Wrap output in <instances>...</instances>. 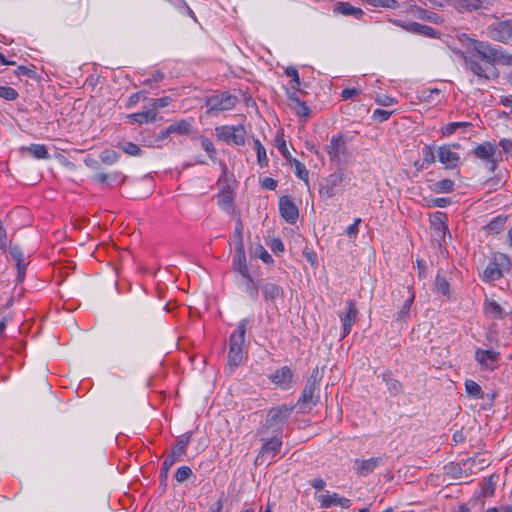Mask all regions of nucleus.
<instances>
[{
    "instance_id": "1",
    "label": "nucleus",
    "mask_w": 512,
    "mask_h": 512,
    "mask_svg": "<svg viewBox=\"0 0 512 512\" xmlns=\"http://www.w3.org/2000/svg\"><path fill=\"white\" fill-rule=\"evenodd\" d=\"M473 50L486 65L492 69L495 64L512 65V55L501 48L492 46L489 42L470 39Z\"/></svg>"
},
{
    "instance_id": "2",
    "label": "nucleus",
    "mask_w": 512,
    "mask_h": 512,
    "mask_svg": "<svg viewBox=\"0 0 512 512\" xmlns=\"http://www.w3.org/2000/svg\"><path fill=\"white\" fill-rule=\"evenodd\" d=\"M294 407L286 404L273 407L269 410L265 424L259 430V435H266L268 433L281 434L282 427L287 419L290 417Z\"/></svg>"
},
{
    "instance_id": "3",
    "label": "nucleus",
    "mask_w": 512,
    "mask_h": 512,
    "mask_svg": "<svg viewBox=\"0 0 512 512\" xmlns=\"http://www.w3.org/2000/svg\"><path fill=\"white\" fill-rule=\"evenodd\" d=\"M254 290H260L265 304L273 308H277V302L284 299L283 288L268 279L257 280Z\"/></svg>"
},
{
    "instance_id": "4",
    "label": "nucleus",
    "mask_w": 512,
    "mask_h": 512,
    "mask_svg": "<svg viewBox=\"0 0 512 512\" xmlns=\"http://www.w3.org/2000/svg\"><path fill=\"white\" fill-rule=\"evenodd\" d=\"M282 435L268 433L266 435H260V439L263 445L256 458V463L263 464L266 460L274 458L282 447Z\"/></svg>"
},
{
    "instance_id": "5",
    "label": "nucleus",
    "mask_w": 512,
    "mask_h": 512,
    "mask_svg": "<svg viewBox=\"0 0 512 512\" xmlns=\"http://www.w3.org/2000/svg\"><path fill=\"white\" fill-rule=\"evenodd\" d=\"M488 37L496 42L508 43L512 40V19L497 20L487 27Z\"/></svg>"
},
{
    "instance_id": "6",
    "label": "nucleus",
    "mask_w": 512,
    "mask_h": 512,
    "mask_svg": "<svg viewBox=\"0 0 512 512\" xmlns=\"http://www.w3.org/2000/svg\"><path fill=\"white\" fill-rule=\"evenodd\" d=\"M238 99L236 96L227 92L213 94L206 99L207 113L214 111H225L235 107Z\"/></svg>"
},
{
    "instance_id": "7",
    "label": "nucleus",
    "mask_w": 512,
    "mask_h": 512,
    "mask_svg": "<svg viewBox=\"0 0 512 512\" xmlns=\"http://www.w3.org/2000/svg\"><path fill=\"white\" fill-rule=\"evenodd\" d=\"M217 137L226 143L242 146L245 143V129L243 126H220L216 128Z\"/></svg>"
},
{
    "instance_id": "8",
    "label": "nucleus",
    "mask_w": 512,
    "mask_h": 512,
    "mask_svg": "<svg viewBox=\"0 0 512 512\" xmlns=\"http://www.w3.org/2000/svg\"><path fill=\"white\" fill-rule=\"evenodd\" d=\"M325 151L333 164L340 165L342 163L341 156L347 154V146L344 136L342 134L333 136L330 139L329 144L326 145Z\"/></svg>"
},
{
    "instance_id": "9",
    "label": "nucleus",
    "mask_w": 512,
    "mask_h": 512,
    "mask_svg": "<svg viewBox=\"0 0 512 512\" xmlns=\"http://www.w3.org/2000/svg\"><path fill=\"white\" fill-rule=\"evenodd\" d=\"M474 155L487 162V168L490 172H494L497 167V146L491 142H484L476 146L473 150Z\"/></svg>"
},
{
    "instance_id": "10",
    "label": "nucleus",
    "mask_w": 512,
    "mask_h": 512,
    "mask_svg": "<svg viewBox=\"0 0 512 512\" xmlns=\"http://www.w3.org/2000/svg\"><path fill=\"white\" fill-rule=\"evenodd\" d=\"M393 23L407 32L422 35L429 38H438L440 33L434 28L423 25L417 22H403L401 20H394Z\"/></svg>"
},
{
    "instance_id": "11",
    "label": "nucleus",
    "mask_w": 512,
    "mask_h": 512,
    "mask_svg": "<svg viewBox=\"0 0 512 512\" xmlns=\"http://www.w3.org/2000/svg\"><path fill=\"white\" fill-rule=\"evenodd\" d=\"M344 180V174L337 171L329 175L320 186V194L326 198L333 197Z\"/></svg>"
},
{
    "instance_id": "12",
    "label": "nucleus",
    "mask_w": 512,
    "mask_h": 512,
    "mask_svg": "<svg viewBox=\"0 0 512 512\" xmlns=\"http://www.w3.org/2000/svg\"><path fill=\"white\" fill-rule=\"evenodd\" d=\"M437 156L439 162L442 163L446 169L456 168L460 160L459 154L452 151V145L439 146Z\"/></svg>"
},
{
    "instance_id": "13",
    "label": "nucleus",
    "mask_w": 512,
    "mask_h": 512,
    "mask_svg": "<svg viewBox=\"0 0 512 512\" xmlns=\"http://www.w3.org/2000/svg\"><path fill=\"white\" fill-rule=\"evenodd\" d=\"M383 457H374L370 459H356L354 461V470L359 476H367L374 470L383 465Z\"/></svg>"
},
{
    "instance_id": "14",
    "label": "nucleus",
    "mask_w": 512,
    "mask_h": 512,
    "mask_svg": "<svg viewBox=\"0 0 512 512\" xmlns=\"http://www.w3.org/2000/svg\"><path fill=\"white\" fill-rule=\"evenodd\" d=\"M319 386L311 383H306L301 397L299 399V405L301 409L311 408L315 406L319 399Z\"/></svg>"
},
{
    "instance_id": "15",
    "label": "nucleus",
    "mask_w": 512,
    "mask_h": 512,
    "mask_svg": "<svg viewBox=\"0 0 512 512\" xmlns=\"http://www.w3.org/2000/svg\"><path fill=\"white\" fill-rule=\"evenodd\" d=\"M463 60L465 68L474 75L487 80L490 78L488 74V71L492 70L490 66L486 65L484 62L478 61L474 56L463 55Z\"/></svg>"
},
{
    "instance_id": "16",
    "label": "nucleus",
    "mask_w": 512,
    "mask_h": 512,
    "mask_svg": "<svg viewBox=\"0 0 512 512\" xmlns=\"http://www.w3.org/2000/svg\"><path fill=\"white\" fill-rule=\"evenodd\" d=\"M279 210L281 216L291 224L295 223L299 216V210L297 206L292 202V200L288 196L280 197Z\"/></svg>"
},
{
    "instance_id": "17",
    "label": "nucleus",
    "mask_w": 512,
    "mask_h": 512,
    "mask_svg": "<svg viewBox=\"0 0 512 512\" xmlns=\"http://www.w3.org/2000/svg\"><path fill=\"white\" fill-rule=\"evenodd\" d=\"M503 262H508V258L504 254L494 257V261L490 262L483 271V279L488 282L495 281L502 277V271L499 267Z\"/></svg>"
},
{
    "instance_id": "18",
    "label": "nucleus",
    "mask_w": 512,
    "mask_h": 512,
    "mask_svg": "<svg viewBox=\"0 0 512 512\" xmlns=\"http://www.w3.org/2000/svg\"><path fill=\"white\" fill-rule=\"evenodd\" d=\"M247 319H243L237 326V329L230 336L229 352H242L245 342Z\"/></svg>"
},
{
    "instance_id": "19",
    "label": "nucleus",
    "mask_w": 512,
    "mask_h": 512,
    "mask_svg": "<svg viewBox=\"0 0 512 512\" xmlns=\"http://www.w3.org/2000/svg\"><path fill=\"white\" fill-rule=\"evenodd\" d=\"M9 254L12 257V259L16 261L17 279L19 282H21L25 277L26 270V264L24 263V253L19 245L10 242Z\"/></svg>"
},
{
    "instance_id": "20",
    "label": "nucleus",
    "mask_w": 512,
    "mask_h": 512,
    "mask_svg": "<svg viewBox=\"0 0 512 512\" xmlns=\"http://www.w3.org/2000/svg\"><path fill=\"white\" fill-rule=\"evenodd\" d=\"M233 267L238 271L244 278L248 279L253 284V279L249 273V269L246 263V255L244 248L237 247L236 253L233 259Z\"/></svg>"
},
{
    "instance_id": "21",
    "label": "nucleus",
    "mask_w": 512,
    "mask_h": 512,
    "mask_svg": "<svg viewBox=\"0 0 512 512\" xmlns=\"http://www.w3.org/2000/svg\"><path fill=\"white\" fill-rule=\"evenodd\" d=\"M321 507L329 508L331 506H341L342 508H349L351 506V500L340 497L338 494L333 493L331 495H321L319 497Z\"/></svg>"
},
{
    "instance_id": "22",
    "label": "nucleus",
    "mask_w": 512,
    "mask_h": 512,
    "mask_svg": "<svg viewBox=\"0 0 512 512\" xmlns=\"http://www.w3.org/2000/svg\"><path fill=\"white\" fill-rule=\"evenodd\" d=\"M357 313L358 310L355 306L354 301H348L346 313L344 314V316H341L344 335H347L351 331V327L356 320Z\"/></svg>"
},
{
    "instance_id": "23",
    "label": "nucleus",
    "mask_w": 512,
    "mask_h": 512,
    "mask_svg": "<svg viewBox=\"0 0 512 512\" xmlns=\"http://www.w3.org/2000/svg\"><path fill=\"white\" fill-rule=\"evenodd\" d=\"M401 292L403 293L405 300L401 310L398 312L397 319L405 320L409 317L410 307L415 299V294L410 286L403 287Z\"/></svg>"
},
{
    "instance_id": "24",
    "label": "nucleus",
    "mask_w": 512,
    "mask_h": 512,
    "mask_svg": "<svg viewBox=\"0 0 512 512\" xmlns=\"http://www.w3.org/2000/svg\"><path fill=\"white\" fill-rule=\"evenodd\" d=\"M292 377H293V372L292 370L287 367V366H284L282 367L281 369L277 370L271 377L270 379L272 380V382H274L275 384L285 388L287 387L290 382L292 381Z\"/></svg>"
},
{
    "instance_id": "25",
    "label": "nucleus",
    "mask_w": 512,
    "mask_h": 512,
    "mask_svg": "<svg viewBox=\"0 0 512 512\" xmlns=\"http://www.w3.org/2000/svg\"><path fill=\"white\" fill-rule=\"evenodd\" d=\"M334 12L346 16L351 15L357 19H360L364 15V11L361 8L354 7L348 2H337L334 7Z\"/></svg>"
},
{
    "instance_id": "26",
    "label": "nucleus",
    "mask_w": 512,
    "mask_h": 512,
    "mask_svg": "<svg viewBox=\"0 0 512 512\" xmlns=\"http://www.w3.org/2000/svg\"><path fill=\"white\" fill-rule=\"evenodd\" d=\"M410 10L412 14L417 16L419 19L426 20L434 24H440L443 22V19L435 12L422 9L418 6H411Z\"/></svg>"
},
{
    "instance_id": "27",
    "label": "nucleus",
    "mask_w": 512,
    "mask_h": 512,
    "mask_svg": "<svg viewBox=\"0 0 512 512\" xmlns=\"http://www.w3.org/2000/svg\"><path fill=\"white\" fill-rule=\"evenodd\" d=\"M184 455L175 448H172L171 452L166 456L161 467V476L167 477L169 469L174 465L175 462L181 461Z\"/></svg>"
},
{
    "instance_id": "28",
    "label": "nucleus",
    "mask_w": 512,
    "mask_h": 512,
    "mask_svg": "<svg viewBox=\"0 0 512 512\" xmlns=\"http://www.w3.org/2000/svg\"><path fill=\"white\" fill-rule=\"evenodd\" d=\"M171 134L189 135L192 132V120L183 119L168 126Z\"/></svg>"
},
{
    "instance_id": "29",
    "label": "nucleus",
    "mask_w": 512,
    "mask_h": 512,
    "mask_svg": "<svg viewBox=\"0 0 512 512\" xmlns=\"http://www.w3.org/2000/svg\"><path fill=\"white\" fill-rule=\"evenodd\" d=\"M476 360L484 370H494L497 367L498 354H476Z\"/></svg>"
},
{
    "instance_id": "30",
    "label": "nucleus",
    "mask_w": 512,
    "mask_h": 512,
    "mask_svg": "<svg viewBox=\"0 0 512 512\" xmlns=\"http://www.w3.org/2000/svg\"><path fill=\"white\" fill-rule=\"evenodd\" d=\"M22 152L26 151L36 159H48L50 157L45 145L31 144L30 146H23L20 148Z\"/></svg>"
},
{
    "instance_id": "31",
    "label": "nucleus",
    "mask_w": 512,
    "mask_h": 512,
    "mask_svg": "<svg viewBox=\"0 0 512 512\" xmlns=\"http://www.w3.org/2000/svg\"><path fill=\"white\" fill-rule=\"evenodd\" d=\"M382 379L386 383L387 389L392 396H397L402 393L401 383L394 379L390 372L383 373Z\"/></svg>"
},
{
    "instance_id": "32",
    "label": "nucleus",
    "mask_w": 512,
    "mask_h": 512,
    "mask_svg": "<svg viewBox=\"0 0 512 512\" xmlns=\"http://www.w3.org/2000/svg\"><path fill=\"white\" fill-rule=\"evenodd\" d=\"M156 116H157L156 115V111L150 109L148 111L130 114L128 116V118L132 122H135V123H138V124H143V123H147V122H150V121H155L156 120Z\"/></svg>"
},
{
    "instance_id": "33",
    "label": "nucleus",
    "mask_w": 512,
    "mask_h": 512,
    "mask_svg": "<svg viewBox=\"0 0 512 512\" xmlns=\"http://www.w3.org/2000/svg\"><path fill=\"white\" fill-rule=\"evenodd\" d=\"M431 191L435 193H450L454 189V182L451 179H442L430 185Z\"/></svg>"
},
{
    "instance_id": "34",
    "label": "nucleus",
    "mask_w": 512,
    "mask_h": 512,
    "mask_svg": "<svg viewBox=\"0 0 512 512\" xmlns=\"http://www.w3.org/2000/svg\"><path fill=\"white\" fill-rule=\"evenodd\" d=\"M465 391L471 398L480 399L483 397V391L480 385L473 380L465 381Z\"/></svg>"
},
{
    "instance_id": "35",
    "label": "nucleus",
    "mask_w": 512,
    "mask_h": 512,
    "mask_svg": "<svg viewBox=\"0 0 512 512\" xmlns=\"http://www.w3.org/2000/svg\"><path fill=\"white\" fill-rule=\"evenodd\" d=\"M117 147L122 149L124 153L130 155V156H138L141 154V149L138 145L132 143V142H119L117 144Z\"/></svg>"
},
{
    "instance_id": "36",
    "label": "nucleus",
    "mask_w": 512,
    "mask_h": 512,
    "mask_svg": "<svg viewBox=\"0 0 512 512\" xmlns=\"http://www.w3.org/2000/svg\"><path fill=\"white\" fill-rule=\"evenodd\" d=\"M255 150L257 152V161L261 167L267 166L268 158L266 155L265 147L261 144V142L256 139L254 140Z\"/></svg>"
},
{
    "instance_id": "37",
    "label": "nucleus",
    "mask_w": 512,
    "mask_h": 512,
    "mask_svg": "<svg viewBox=\"0 0 512 512\" xmlns=\"http://www.w3.org/2000/svg\"><path fill=\"white\" fill-rule=\"evenodd\" d=\"M285 74L288 77H291V87H290V89L299 90V87L301 85V81H300L297 69L295 67H293V66H288L285 69Z\"/></svg>"
},
{
    "instance_id": "38",
    "label": "nucleus",
    "mask_w": 512,
    "mask_h": 512,
    "mask_svg": "<svg viewBox=\"0 0 512 512\" xmlns=\"http://www.w3.org/2000/svg\"><path fill=\"white\" fill-rule=\"evenodd\" d=\"M119 158L120 155L115 150L107 149L102 151L100 154L101 161L107 165L114 164L118 161Z\"/></svg>"
},
{
    "instance_id": "39",
    "label": "nucleus",
    "mask_w": 512,
    "mask_h": 512,
    "mask_svg": "<svg viewBox=\"0 0 512 512\" xmlns=\"http://www.w3.org/2000/svg\"><path fill=\"white\" fill-rule=\"evenodd\" d=\"M368 4L374 7H383L396 9L399 7V3L397 0H365Z\"/></svg>"
},
{
    "instance_id": "40",
    "label": "nucleus",
    "mask_w": 512,
    "mask_h": 512,
    "mask_svg": "<svg viewBox=\"0 0 512 512\" xmlns=\"http://www.w3.org/2000/svg\"><path fill=\"white\" fill-rule=\"evenodd\" d=\"M275 142H276V146H277L278 150L280 151V153L282 154V156L285 159L291 161L293 158L291 157L290 152L287 149L286 141L284 140L283 135H277L275 138Z\"/></svg>"
},
{
    "instance_id": "41",
    "label": "nucleus",
    "mask_w": 512,
    "mask_h": 512,
    "mask_svg": "<svg viewBox=\"0 0 512 512\" xmlns=\"http://www.w3.org/2000/svg\"><path fill=\"white\" fill-rule=\"evenodd\" d=\"M193 475V472L190 467L188 466H181L177 469L175 473V479L179 483H183L184 481L188 480Z\"/></svg>"
},
{
    "instance_id": "42",
    "label": "nucleus",
    "mask_w": 512,
    "mask_h": 512,
    "mask_svg": "<svg viewBox=\"0 0 512 512\" xmlns=\"http://www.w3.org/2000/svg\"><path fill=\"white\" fill-rule=\"evenodd\" d=\"M422 154H423V164H433L435 162V153H434V147L432 145H425L422 148Z\"/></svg>"
},
{
    "instance_id": "43",
    "label": "nucleus",
    "mask_w": 512,
    "mask_h": 512,
    "mask_svg": "<svg viewBox=\"0 0 512 512\" xmlns=\"http://www.w3.org/2000/svg\"><path fill=\"white\" fill-rule=\"evenodd\" d=\"M245 359L246 357L244 354H228L227 366L230 371H233L236 367L243 363Z\"/></svg>"
},
{
    "instance_id": "44",
    "label": "nucleus",
    "mask_w": 512,
    "mask_h": 512,
    "mask_svg": "<svg viewBox=\"0 0 512 512\" xmlns=\"http://www.w3.org/2000/svg\"><path fill=\"white\" fill-rule=\"evenodd\" d=\"M0 98L14 101L18 98V92L12 87L0 86Z\"/></svg>"
},
{
    "instance_id": "45",
    "label": "nucleus",
    "mask_w": 512,
    "mask_h": 512,
    "mask_svg": "<svg viewBox=\"0 0 512 512\" xmlns=\"http://www.w3.org/2000/svg\"><path fill=\"white\" fill-rule=\"evenodd\" d=\"M436 290L443 295L449 296L450 285L446 279L440 275H437L435 279Z\"/></svg>"
},
{
    "instance_id": "46",
    "label": "nucleus",
    "mask_w": 512,
    "mask_h": 512,
    "mask_svg": "<svg viewBox=\"0 0 512 512\" xmlns=\"http://www.w3.org/2000/svg\"><path fill=\"white\" fill-rule=\"evenodd\" d=\"M291 162H293L295 165V174L297 177L307 182L309 173L305 165L294 158L291 160Z\"/></svg>"
},
{
    "instance_id": "47",
    "label": "nucleus",
    "mask_w": 512,
    "mask_h": 512,
    "mask_svg": "<svg viewBox=\"0 0 512 512\" xmlns=\"http://www.w3.org/2000/svg\"><path fill=\"white\" fill-rule=\"evenodd\" d=\"M191 439V433L184 434L180 440L176 442L173 448L178 450L180 453H182L184 456L186 455L187 446L190 443Z\"/></svg>"
},
{
    "instance_id": "48",
    "label": "nucleus",
    "mask_w": 512,
    "mask_h": 512,
    "mask_svg": "<svg viewBox=\"0 0 512 512\" xmlns=\"http://www.w3.org/2000/svg\"><path fill=\"white\" fill-rule=\"evenodd\" d=\"M242 230H243L242 221L240 219H238L236 221V227H235V231H234V239H235L236 248L237 247L244 248V240H243Z\"/></svg>"
},
{
    "instance_id": "49",
    "label": "nucleus",
    "mask_w": 512,
    "mask_h": 512,
    "mask_svg": "<svg viewBox=\"0 0 512 512\" xmlns=\"http://www.w3.org/2000/svg\"><path fill=\"white\" fill-rule=\"evenodd\" d=\"M482 494L485 497L492 496L495 491V483L493 477L484 479L481 485Z\"/></svg>"
},
{
    "instance_id": "50",
    "label": "nucleus",
    "mask_w": 512,
    "mask_h": 512,
    "mask_svg": "<svg viewBox=\"0 0 512 512\" xmlns=\"http://www.w3.org/2000/svg\"><path fill=\"white\" fill-rule=\"evenodd\" d=\"M469 125H470V123H468V122H451L442 128V134L444 136H449V135L453 134L457 128L467 127Z\"/></svg>"
},
{
    "instance_id": "51",
    "label": "nucleus",
    "mask_w": 512,
    "mask_h": 512,
    "mask_svg": "<svg viewBox=\"0 0 512 512\" xmlns=\"http://www.w3.org/2000/svg\"><path fill=\"white\" fill-rule=\"evenodd\" d=\"M291 108L295 111V113L298 116L303 117V118H307L310 114L309 107L306 105L305 102H303L301 100L298 103L291 105Z\"/></svg>"
},
{
    "instance_id": "52",
    "label": "nucleus",
    "mask_w": 512,
    "mask_h": 512,
    "mask_svg": "<svg viewBox=\"0 0 512 512\" xmlns=\"http://www.w3.org/2000/svg\"><path fill=\"white\" fill-rule=\"evenodd\" d=\"M486 310L494 317L503 318V311L501 306L496 301H490L486 304Z\"/></svg>"
},
{
    "instance_id": "53",
    "label": "nucleus",
    "mask_w": 512,
    "mask_h": 512,
    "mask_svg": "<svg viewBox=\"0 0 512 512\" xmlns=\"http://www.w3.org/2000/svg\"><path fill=\"white\" fill-rule=\"evenodd\" d=\"M151 102L152 110H155L157 112L160 108L168 106L172 102V99L166 96L162 98L151 99Z\"/></svg>"
},
{
    "instance_id": "54",
    "label": "nucleus",
    "mask_w": 512,
    "mask_h": 512,
    "mask_svg": "<svg viewBox=\"0 0 512 512\" xmlns=\"http://www.w3.org/2000/svg\"><path fill=\"white\" fill-rule=\"evenodd\" d=\"M255 253L266 264H271L274 262L271 255L266 251V249L263 246H258L256 248Z\"/></svg>"
},
{
    "instance_id": "55",
    "label": "nucleus",
    "mask_w": 512,
    "mask_h": 512,
    "mask_svg": "<svg viewBox=\"0 0 512 512\" xmlns=\"http://www.w3.org/2000/svg\"><path fill=\"white\" fill-rule=\"evenodd\" d=\"M201 146L202 148L209 154V156L212 158L213 155L216 153V150L214 148V145L212 141L204 136L200 137Z\"/></svg>"
},
{
    "instance_id": "56",
    "label": "nucleus",
    "mask_w": 512,
    "mask_h": 512,
    "mask_svg": "<svg viewBox=\"0 0 512 512\" xmlns=\"http://www.w3.org/2000/svg\"><path fill=\"white\" fill-rule=\"evenodd\" d=\"M118 176H119V172H115L111 175L106 174V173H97V174L93 175V180L97 181L101 184H107L109 178L116 179Z\"/></svg>"
},
{
    "instance_id": "57",
    "label": "nucleus",
    "mask_w": 512,
    "mask_h": 512,
    "mask_svg": "<svg viewBox=\"0 0 512 512\" xmlns=\"http://www.w3.org/2000/svg\"><path fill=\"white\" fill-rule=\"evenodd\" d=\"M268 246L276 254L283 253L285 250L284 244L280 238L272 239L271 242L268 243Z\"/></svg>"
},
{
    "instance_id": "58",
    "label": "nucleus",
    "mask_w": 512,
    "mask_h": 512,
    "mask_svg": "<svg viewBox=\"0 0 512 512\" xmlns=\"http://www.w3.org/2000/svg\"><path fill=\"white\" fill-rule=\"evenodd\" d=\"M391 112L383 109H376L373 113V117L383 122L389 119Z\"/></svg>"
},
{
    "instance_id": "59",
    "label": "nucleus",
    "mask_w": 512,
    "mask_h": 512,
    "mask_svg": "<svg viewBox=\"0 0 512 512\" xmlns=\"http://www.w3.org/2000/svg\"><path fill=\"white\" fill-rule=\"evenodd\" d=\"M16 74L18 76L20 75H26L28 77H35V70H34V66H32V68H29V67H26V66H19L16 70Z\"/></svg>"
},
{
    "instance_id": "60",
    "label": "nucleus",
    "mask_w": 512,
    "mask_h": 512,
    "mask_svg": "<svg viewBox=\"0 0 512 512\" xmlns=\"http://www.w3.org/2000/svg\"><path fill=\"white\" fill-rule=\"evenodd\" d=\"M359 93H360V91L357 90L356 88H346L341 92V97L344 100H348V99H351L352 97L358 95Z\"/></svg>"
},
{
    "instance_id": "61",
    "label": "nucleus",
    "mask_w": 512,
    "mask_h": 512,
    "mask_svg": "<svg viewBox=\"0 0 512 512\" xmlns=\"http://www.w3.org/2000/svg\"><path fill=\"white\" fill-rule=\"evenodd\" d=\"M360 223H361L360 218L355 219L354 223L351 224L349 227H347L346 234L350 237L355 236L358 233V226Z\"/></svg>"
},
{
    "instance_id": "62",
    "label": "nucleus",
    "mask_w": 512,
    "mask_h": 512,
    "mask_svg": "<svg viewBox=\"0 0 512 512\" xmlns=\"http://www.w3.org/2000/svg\"><path fill=\"white\" fill-rule=\"evenodd\" d=\"M499 146L502 147L503 151L512 156V140L502 139L499 142Z\"/></svg>"
},
{
    "instance_id": "63",
    "label": "nucleus",
    "mask_w": 512,
    "mask_h": 512,
    "mask_svg": "<svg viewBox=\"0 0 512 512\" xmlns=\"http://www.w3.org/2000/svg\"><path fill=\"white\" fill-rule=\"evenodd\" d=\"M503 225H504V220L500 219V218H497V219L492 220L488 224L487 227L490 230H495L496 232H498L499 230H501L503 228Z\"/></svg>"
},
{
    "instance_id": "64",
    "label": "nucleus",
    "mask_w": 512,
    "mask_h": 512,
    "mask_svg": "<svg viewBox=\"0 0 512 512\" xmlns=\"http://www.w3.org/2000/svg\"><path fill=\"white\" fill-rule=\"evenodd\" d=\"M485 512H512V506H501V507H493L488 508Z\"/></svg>"
}]
</instances>
